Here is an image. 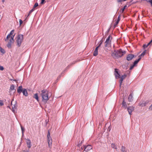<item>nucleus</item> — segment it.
<instances>
[{
  "instance_id": "f257e3e1",
  "label": "nucleus",
  "mask_w": 152,
  "mask_h": 152,
  "mask_svg": "<svg viewBox=\"0 0 152 152\" xmlns=\"http://www.w3.org/2000/svg\"><path fill=\"white\" fill-rule=\"evenodd\" d=\"M14 31V30H12L5 39V41L8 43L7 46L9 48H11L12 44L14 42V38L15 35Z\"/></svg>"
},
{
  "instance_id": "f03ea898",
  "label": "nucleus",
  "mask_w": 152,
  "mask_h": 152,
  "mask_svg": "<svg viewBox=\"0 0 152 152\" xmlns=\"http://www.w3.org/2000/svg\"><path fill=\"white\" fill-rule=\"evenodd\" d=\"M41 92V95L42 97V101L44 103H46L49 99L48 91L46 90H43Z\"/></svg>"
},
{
  "instance_id": "7ed1b4c3",
  "label": "nucleus",
  "mask_w": 152,
  "mask_h": 152,
  "mask_svg": "<svg viewBox=\"0 0 152 152\" xmlns=\"http://www.w3.org/2000/svg\"><path fill=\"white\" fill-rule=\"evenodd\" d=\"M23 38V35L21 34L18 35L16 38V42L18 47H19L20 46Z\"/></svg>"
},
{
  "instance_id": "20e7f679",
  "label": "nucleus",
  "mask_w": 152,
  "mask_h": 152,
  "mask_svg": "<svg viewBox=\"0 0 152 152\" xmlns=\"http://www.w3.org/2000/svg\"><path fill=\"white\" fill-rule=\"evenodd\" d=\"M112 39V37L110 35H109L106 39V41L104 43V45L105 47L111 46Z\"/></svg>"
},
{
  "instance_id": "39448f33",
  "label": "nucleus",
  "mask_w": 152,
  "mask_h": 152,
  "mask_svg": "<svg viewBox=\"0 0 152 152\" xmlns=\"http://www.w3.org/2000/svg\"><path fill=\"white\" fill-rule=\"evenodd\" d=\"M125 53V51H123L121 50H120L116 51L117 58L121 57Z\"/></svg>"
},
{
  "instance_id": "423d86ee",
  "label": "nucleus",
  "mask_w": 152,
  "mask_h": 152,
  "mask_svg": "<svg viewBox=\"0 0 152 152\" xmlns=\"http://www.w3.org/2000/svg\"><path fill=\"white\" fill-rule=\"evenodd\" d=\"M84 151L86 152H88L92 149V146L90 145H84Z\"/></svg>"
},
{
  "instance_id": "0eeeda50",
  "label": "nucleus",
  "mask_w": 152,
  "mask_h": 152,
  "mask_svg": "<svg viewBox=\"0 0 152 152\" xmlns=\"http://www.w3.org/2000/svg\"><path fill=\"white\" fill-rule=\"evenodd\" d=\"M13 101L14 100L13 99L11 101V105L12 106V109H13V111H14L15 109H17L18 106L16 102H15L14 104H13Z\"/></svg>"
},
{
  "instance_id": "6e6552de",
  "label": "nucleus",
  "mask_w": 152,
  "mask_h": 152,
  "mask_svg": "<svg viewBox=\"0 0 152 152\" xmlns=\"http://www.w3.org/2000/svg\"><path fill=\"white\" fill-rule=\"evenodd\" d=\"M126 77V75H122L121 77H120V79L119 81L120 83V86L121 87V86L122 83L123 81V80Z\"/></svg>"
},
{
  "instance_id": "1a4fd4ad",
  "label": "nucleus",
  "mask_w": 152,
  "mask_h": 152,
  "mask_svg": "<svg viewBox=\"0 0 152 152\" xmlns=\"http://www.w3.org/2000/svg\"><path fill=\"white\" fill-rule=\"evenodd\" d=\"M134 107L133 106L129 107L127 108V110L130 115L131 114V113L134 111Z\"/></svg>"
},
{
  "instance_id": "9d476101",
  "label": "nucleus",
  "mask_w": 152,
  "mask_h": 152,
  "mask_svg": "<svg viewBox=\"0 0 152 152\" xmlns=\"http://www.w3.org/2000/svg\"><path fill=\"white\" fill-rule=\"evenodd\" d=\"M134 55L131 54H129L127 56L126 59L128 61H130L134 58Z\"/></svg>"
},
{
  "instance_id": "9b49d317",
  "label": "nucleus",
  "mask_w": 152,
  "mask_h": 152,
  "mask_svg": "<svg viewBox=\"0 0 152 152\" xmlns=\"http://www.w3.org/2000/svg\"><path fill=\"white\" fill-rule=\"evenodd\" d=\"M23 89L22 86H19L17 89V92L19 94L20 93L23 91Z\"/></svg>"
},
{
  "instance_id": "f8f14e48",
  "label": "nucleus",
  "mask_w": 152,
  "mask_h": 152,
  "mask_svg": "<svg viewBox=\"0 0 152 152\" xmlns=\"http://www.w3.org/2000/svg\"><path fill=\"white\" fill-rule=\"evenodd\" d=\"M48 139V146L49 147L51 148V146L52 143V140L51 138H47Z\"/></svg>"
},
{
  "instance_id": "ddd939ff",
  "label": "nucleus",
  "mask_w": 152,
  "mask_h": 152,
  "mask_svg": "<svg viewBox=\"0 0 152 152\" xmlns=\"http://www.w3.org/2000/svg\"><path fill=\"white\" fill-rule=\"evenodd\" d=\"M27 140V144L28 145V148H30L31 146V142L30 140L29 139L26 140Z\"/></svg>"
},
{
  "instance_id": "4468645a",
  "label": "nucleus",
  "mask_w": 152,
  "mask_h": 152,
  "mask_svg": "<svg viewBox=\"0 0 152 152\" xmlns=\"http://www.w3.org/2000/svg\"><path fill=\"white\" fill-rule=\"evenodd\" d=\"M10 91H13L14 92H15V86L13 84H12L11 85Z\"/></svg>"
},
{
  "instance_id": "2eb2a0df",
  "label": "nucleus",
  "mask_w": 152,
  "mask_h": 152,
  "mask_svg": "<svg viewBox=\"0 0 152 152\" xmlns=\"http://www.w3.org/2000/svg\"><path fill=\"white\" fill-rule=\"evenodd\" d=\"M148 101H146V102H142L141 103H140L139 105L142 107L145 106L146 105V104L148 103Z\"/></svg>"
},
{
  "instance_id": "dca6fc26",
  "label": "nucleus",
  "mask_w": 152,
  "mask_h": 152,
  "mask_svg": "<svg viewBox=\"0 0 152 152\" xmlns=\"http://www.w3.org/2000/svg\"><path fill=\"white\" fill-rule=\"evenodd\" d=\"M22 92H23V94L25 96H28V93L26 89L25 88H23V91Z\"/></svg>"
},
{
  "instance_id": "f3484780",
  "label": "nucleus",
  "mask_w": 152,
  "mask_h": 152,
  "mask_svg": "<svg viewBox=\"0 0 152 152\" xmlns=\"http://www.w3.org/2000/svg\"><path fill=\"white\" fill-rule=\"evenodd\" d=\"M111 56L114 58H117L116 52H112Z\"/></svg>"
},
{
  "instance_id": "a211bd4d",
  "label": "nucleus",
  "mask_w": 152,
  "mask_h": 152,
  "mask_svg": "<svg viewBox=\"0 0 152 152\" xmlns=\"http://www.w3.org/2000/svg\"><path fill=\"white\" fill-rule=\"evenodd\" d=\"M98 47H96L93 53V55L94 56H96L98 55Z\"/></svg>"
},
{
  "instance_id": "6ab92c4d",
  "label": "nucleus",
  "mask_w": 152,
  "mask_h": 152,
  "mask_svg": "<svg viewBox=\"0 0 152 152\" xmlns=\"http://www.w3.org/2000/svg\"><path fill=\"white\" fill-rule=\"evenodd\" d=\"M152 42V39L150 41V42H149L147 44H144L143 45V47L144 48H145L147 47Z\"/></svg>"
},
{
  "instance_id": "aec40b11",
  "label": "nucleus",
  "mask_w": 152,
  "mask_h": 152,
  "mask_svg": "<svg viewBox=\"0 0 152 152\" xmlns=\"http://www.w3.org/2000/svg\"><path fill=\"white\" fill-rule=\"evenodd\" d=\"M122 107H124L125 109H126L127 107V104L126 102L124 101V100H123L122 102Z\"/></svg>"
},
{
  "instance_id": "412c9836",
  "label": "nucleus",
  "mask_w": 152,
  "mask_h": 152,
  "mask_svg": "<svg viewBox=\"0 0 152 152\" xmlns=\"http://www.w3.org/2000/svg\"><path fill=\"white\" fill-rule=\"evenodd\" d=\"M128 99L129 101L132 102L133 100V96L132 94H130L129 95Z\"/></svg>"
},
{
  "instance_id": "4be33fe9",
  "label": "nucleus",
  "mask_w": 152,
  "mask_h": 152,
  "mask_svg": "<svg viewBox=\"0 0 152 152\" xmlns=\"http://www.w3.org/2000/svg\"><path fill=\"white\" fill-rule=\"evenodd\" d=\"M33 97L35 99L38 101H39V97L38 96V94L36 93L34 94Z\"/></svg>"
},
{
  "instance_id": "5701e85b",
  "label": "nucleus",
  "mask_w": 152,
  "mask_h": 152,
  "mask_svg": "<svg viewBox=\"0 0 152 152\" xmlns=\"http://www.w3.org/2000/svg\"><path fill=\"white\" fill-rule=\"evenodd\" d=\"M141 59V57H140V58H139L137 60H136L134 61L133 65L135 66L138 63V62Z\"/></svg>"
},
{
  "instance_id": "b1692460",
  "label": "nucleus",
  "mask_w": 152,
  "mask_h": 152,
  "mask_svg": "<svg viewBox=\"0 0 152 152\" xmlns=\"http://www.w3.org/2000/svg\"><path fill=\"white\" fill-rule=\"evenodd\" d=\"M121 150L122 152H127L126 148L123 146H122Z\"/></svg>"
},
{
  "instance_id": "393cba45",
  "label": "nucleus",
  "mask_w": 152,
  "mask_h": 152,
  "mask_svg": "<svg viewBox=\"0 0 152 152\" xmlns=\"http://www.w3.org/2000/svg\"><path fill=\"white\" fill-rule=\"evenodd\" d=\"M145 53H146V51H144L142 53L140 56H139V58H140V57H141V58L142 57H143L145 55Z\"/></svg>"
},
{
  "instance_id": "a878e982",
  "label": "nucleus",
  "mask_w": 152,
  "mask_h": 152,
  "mask_svg": "<svg viewBox=\"0 0 152 152\" xmlns=\"http://www.w3.org/2000/svg\"><path fill=\"white\" fill-rule=\"evenodd\" d=\"M111 146L113 148L115 149H117L116 146L114 143H112L111 144Z\"/></svg>"
},
{
  "instance_id": "bb28decb",
  "label": "nucleus",
  "mask_w": 152,
  "mask_h": 152,
  "mask_svg": "<svg viewBox=\"0 0 152 152\" xmlns=\"http://www.w3.org/2000/svg\"><path fill=\"white\" fill-rule=\"evenodd\" d=\"M115 75L116 79L119 78L120 77V75L119 73H118V74H115Z\"/></svg>"
},
{
  "instance_id": "cd10ccee",
  "label": "nucleus",
  "mask_w": 152,
  "mask_h": 152,
  "mask_svg": "<svg viewBox=\"0 0 152 152\" xmlns=\"http://www.w3.org/2000/svg\"><path fill=\"white\" fill-rule=\"evenodd\" d=\"M126 7L127 6L125 5V6H124V8L121 10V13H123V12L124 11L125 9L126 8Z\"/></svg>"
},
{
  "instance_id": "c85d7f7f",
  "label": "nucleus",
  "mask_w": 152,
  "mask_h": 152,
  "mask_svg": "<svg viewBox=\"0 0 152 152\" xmlns=\"http://www.w3.org/2000/svg\"><path fill=\"white\" fill-rule=\"evenodd\" d=\"M51 138L50 136V130H49L48 132V134L47 135V138Z\"/></svg>"
},
{
  "instance_id": "c756f323",
  "label": "nucleus",
  "mask_w": 152,
  "mask_h": 152,
  "mask_svg": "<svg viewBox=\"0 0 152 152\" xmlns=\"http://www.w3.org/2000/svg\"><path fill=\"white\" fill-rule=\"evenodd\" d=\"M0 51L2 53H5V51L4 50L2 49L1 47H0Z\"/></svg>"
},
{
  "instance_id": "7c9ffc66",
  "label": "nucleus",
  "mask_w": 152,
  "mask_h": 152,
  "mask_svg": "<svg viewBox=\"0 0 152 152\" xmlns=\"http://www.w3.org/2000/svg\"><path fill=\"white\" fill-rule=\"evenodd\" d=\"M103 40H102V39L100 41V43L99 44V45L96 47H98V49L100 47L101 45H102V44L103 42Z\"/></svg>"
},
{
  "instance_id": "2f4dec72",
  "label": "nucleus",
  "mask_w": 152,
  "mask_h": 152,
  "mask_svg": "<svg viewBox=\"0 0 152 152\" xmlns=\"http://www.w3.org/2000/svg\"><path fill=\"white\" fill-rule=\"evenodd\" d=\"M38 6V4L37 2H36L35 4L33 7V8H35L36 7H37Z\"/></svg>"
},
{
  "instance_id": "473e14b6",
  "label": "nucleus",
  "mask_w": 152,
  "mask_h": 152,
  "mask_svg": "<svg viewBox=\"0 0 152 152\" xmlns=\"http://www.w3.org/2000/svg\"><path fill=\"white\" fill-rule=\"evenodd\" d=\"M4 105V103L2 101L0 100V106H2Z\"/></svg>"
},
{
  "instance_id": "72a5a7b5",
  "label": "nucleus",
  "mask_w": 152,
  "mask_h": 152,
  "mask_svg": "<svg viewBox=\"0 0 152 152\" xmlns=\"http://www.w3.org/2000/svg\"><path fill=\"white\" fill-rule=\"evenodd\" d=\"M118 69H115V74H118Z\"/></svg>"
},
{
  "instance_id": "f704fd0d",
  "label": "nucleus",
  "mask_w": 152,
  "mask_h": 152,
  "mask_svg": "<svg viewBox=\"0 0 152 152\" xmlns=\"http://www.w3.org/2000/svg\"><path fill=\"white\" fill-rule=\"evenodd\" d=\"M146 1L147 2H149V3H150L151 4V5L152 6V0H146Z\"/></svg>"
},
{
  "instance_id": "c9c22d12",
  "label": "nucleus",
  "mask_w": 152,
  "mask_h": 152,
  "mask_svg": "<svg viewBox=\"0 0 152 152\" xmlns=\"http://www.w3.org/2000/svg\"><path fill=\"white\" fill-rule=\"evenodd\" d=\"M118 23L119 22L117 21L114 24V26L115 27L117 26V25L118 24Z\"/></svg>"
},
{
  "instance_id": "e433bc0d",
  "label": "nucleus",
  "mask_w": 152,
  "mask_h": 152,
  "mask_svg": "<svg viewBox=\"0 0 152 152\" xmlns=\"http://www.w3.org/2000/svg\"><path fill=\"white\" fill-rule=\"evenodd\" d=\"M126 0H117V2L119 3V2H121L122 1H126Z\"/></svg>"
},
{
  "instance_id": "4c0bfd02",
  "label": "nucleus",
  "mask_w": 152,
  "mask_h": 152,
  "mask_svg": "<svg viewBox=\"0 0 152 152\" xmlns=\"http://www.w3.org/2000/svg\"><path fill=\"white\" fill-rule=\"evenodd\" d=\"M22 23H23L22 20H21L20 19L19 20V23H20V26L22 24Z\"/></svg>"
},
{
  "instance_id": "58836bf2",
  "label": "nucleus",
  "mask_w": 152,
  "mask_h": 152,
  "mask_svg": "<svg viewBox=\"0 0 152 152\" xmlns=\"http://www.w3.org/2000/svg\"><path fill=\"white\" fill-rule=\"evenodd\" d=\"M4 69V68L3 66H0V70H3Z\"/></svg>"
},
{
  "instance_id": "ea45409f",
  "label": "nucleus",
  "mask_w": 152,
  "mask_h": 152,
  "mask_svg": "<svg viewBox=\"0 0 152 152\" xmlns=\"http://www.w3.org/2000/svg\"><path fill=\"white\" fill-rule=\"evenodd\" d=\"M45 0H42L40 3L41 4H44Z\"/></svg>"
},
{
  "instance_id": "a19ab883",
  "label": "nucleus",
  "mask_w": 152,
  "mask_h": 152,
  "mask_svg": "<svg viewBox=\"0 0 152 152\" xmlns=\"http://www.w3.org/2000/svg\"><path fill=\"white\" fill-rule=\"evenodd\" d=\"M35 10V8H34L33 7V8L30 11V12H32L33 11H34Z\"/></svg>"
},
{
  "instance_id": "79ce46f5",
  "label": "nucleus",
  "mask_w": 152,
  "mask_h": 152,
  "mask_svg": "<svg viewBox=\"0 0 152 152\" xmlns=\"http://www.w3.org/2000/svg\"><path fill=\"white\" fill-rule=\"evenodd\" d=\"M35 10V8H34L33 7V8L30 11V12H32L33 11H34Z\"/></svg>"
},
{
  "instance_id": "37998d69",
  "label": "nucleus",
  "mask_w": 152,
  "mask_h": 152,
  "mask_svg": "<svg viewBox=\"0 0 152 152\" xmlns=\"http://www.w3.org/2000/svg\"><path fill=\"white\" fill-rule=\"evenodd\" d=\"M135 66L134 65H132L130 67V69L131 70L134 67V66Z\"/></svg>"
},
{
  "instance_id": "c03bdc74",
  "label": "nucleus",
  "mask_w": 152,
  "mask_h": 152,
  "mask_svg": "<svg viewBox=\"0 0 152 152\" xmlns=\"http://www.w3.org/2000/svg\"><path fill=\"white\" fill-rule=\"evenodd\" d=\"M149 110H152V104H151V105L149 107Z\"/></svg>"
},
{
  "instance_id": "a18cd8bd",
  "label": "nucleus",
  "mask_w": 152,
  "mask_h": 152,
  "mask_svg": "<svg viewBox=\"0 0 152 152\" xmlns=\"http://www.w3.org/2000/svg\"><path fill=\"white\" fill-rule=\"evenodd\" d=\"M21 129L23 133V131H24V129H23L22 126H21Z\"/></svg>"
},
{
  "instance_id": "49530a36",
  "label": "nucleus",
  "mask_w": 152,
  "mask_h": 152,
  "mask_svg": "<svg viewBox=\"0 0 152 152\" xmlns=\"http://www.w3.org/2000/svg\"><path fill=\"white\" fill-rule=\"evenodd\" d=\"M22 152H28V150H24Z\"/></svg>"
},
{
  "instance_id": "de8ad7c7",
  "label": "nucleus",
  "mask_w": 152,
  "mask_h": 152,
  "mask_svg": "<svg viewBox=\"0 0 152 152\" xmlns=\"http://www.w3.org/2000/svg\"><path fill=\"white\" fill-rule=\"evenodd\" d=\"M120 18L119 17H118L117 21L119 22V21H120Z\"/></svg>"
},
{
  "instance_id": "09e8293b",
  "label": "nucleus",
  "mask_w": 152,
  "mask_h": 152,
  "mask_svg": "<svg viewBox=\"0 0 152 152\" xmlns=\"http://www.w3.org/2000/svg\"><path fill=\"white\" fill-rule=\"evenodd\" d=\"M31 13V12H30L29 11V12L28 15L27 16V17L29 16Z\"/></svg>"
},
{
  "instance_id": "8fccbe9b",
  "label": "nucleus",
  "mask_w": 152,
  "mask_h": 152,
  "mask_svg": "<svg viewBox=\"0 0 152 152\" xmlns=\"http://www.w3.org/2000/svg\"><path fill=\"white\" fill-rule=\"evenodd\" d=\"M81 149H82V150H83V149H84V146L83 147H82L81 148Z\"/></svg>"
},
{
  "instance_id": "3c124183",
  "label": "nucleus",
  "mask_w": 152,
  "mask_h": 152,
  "mask_svg": "<svg viewBox=\"0 0 152 152\" xmlns=\"http://www.w3.org/2000/svg\"><path fill=\"white\" fill-rule=\"evenodd\" d=\"M3 1V2H4V0H3V1Z\"/></svg>"
}]
</instances>
